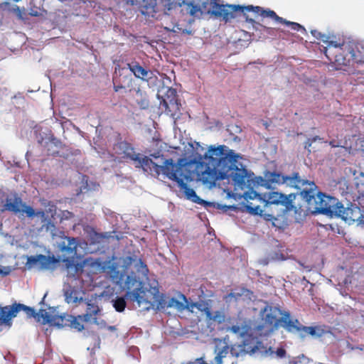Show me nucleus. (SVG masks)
<instances>
[{"label":"nucleus","mask_w":364,"mask_h":364,"mask_svg":"<svg viewBox=\"0 0 364 364\" xmlns=\"http://www.w3.org/2000/svg\"><path fill=\"white\" fill-rule=\"evenodd\" d=\"M115 149L118 154L122 155V158L129 159L135 167L141 168L144 172L154 171L157 175L162 173L168 178L176 181L187 199L200 205L210 204L188 186L187 183L193 179L194 175L196 176L195 169L191 170L194 165L193 163H185L183 159H180L178 163L174 164L172 159H164L159 154L151 155L156 160L154 161L148 156L136 154L133 147L126 141L119 142Z\"/></svg>","instance_id":"f257e3e1"},{"label":"nucleus","mask_w":364,"mask_h":364,"mask_svg":"<svg viewBox=\"0 0 364 364\" xmlns=\"http://www.w3.org/2000/svg\"><path fill=\"white\" fill-rule=\"evenodd\" d=\"M107 272L114 283L128 290L126 297H129L144 310L154 307V302L159 296L158 284L154 281L149 290L143 287L141 279L146 278L149 269L140 258L136 256L120 258L119 262H113L107 267Z\"/></svg>","instance_id":"f03ea898"},{"label":"nucleus","mask_w":364,"mask_h":364,"mask_svg":"<svg viewBox=\"0 0 364 364\" xmlns=\"http://www.w3.org/2000/svg\"><path fill=\"white\" fill-rule=\"evenodd\" d=\"M239 155L225 145H211L204 155V161L195 164L197 179L212 186L218 180L231 178L234 186L244 188L251 180L248 171L237 161Z\"/></svg>","instance_id":"7ed1b4c3"},{"label":"nucleus","mask_w":364,"mask_h":364,"mask_svg":"<svg viewBox=\"0 0 364 364\" xmlns=\"http://www.w3.org/2000/svg\"><path fill=\"white\" fill-rule=\"evenodd\" d=\"M164 7L165 14L176 7L186 6V12L193 16H200L203 14H210L215 17L222 18L225 22L236 17L235 13L241 11L244 14L253 11L259 13L264 17H269L276 21L282 23L284 19L278 16L274 11L264 10L259 6H242L240 5H220L215 0H161Z\"/></svg>","instance_id":"20e7f679"},{"label":"nucleus","mask_w":364,"mask_h":364,"mask_svg":"<svg viewBox=\"0 0 364 364\" xmlns=\"http://www.w3.org/2000/svg\"><path fill=\"white\" fill-rule=\"evenodd\" d=\"M20 311H23L28 318H34L43 324L49 323L51 326L60 327L63 326V323L65 320L70 322L72 328L79 331L84 329V326L81 323L83 321L79 318V316L77 317L71 315L59 316L55 307H49L48 311L40 309L37 313L33 308L17 303L4 307L0 306V326L4 325L10 328L12 325V319Z\"/></svg>","instance_id":"39448f33"},{"label":"nucleus","mask_w":364,"mask_h":364,"mask_svg":"<svg viewBox=\"0 0 364 364\" xmlns=\"http://www.w3.org/2000/svg\"><path fill=\"white\" fill-rule=\"evenodd\" d=\"M314 183H309L308 188L301 191V196L307 204V209L312 214H323L333 217L339 201L337 198L317 192Z\"/></svg>","instance_id":"423d86ee"},{"label":"nucleus","mask_w":364,"mask_h":364,"mask_svg":"<svg viewBox=\"0 0 364 364\" xmlns=\"http://www.w3.org/2000/svg\"><path fill=\"white\" fill-rule=\"evenodd\" d=\"M248 174L250 175L251 183L250 186H245L244 188H240L235 186V189H240V190H245L246 188L248 189L247 191H245L243 194H239L238 198H244V199L246 200V203H245V207L247 210V211L252 215H262V210L259 205H256L252 202H250V200H257L259 202L264 201V198H263L259 194H258L256 191L253 190V188L257 186H264L267 188H270L271 185L269 184L267 179H264L261 176L259 177H255L254 173L252 172L248 171Z\"/></svg>","instance_id":"0eeeda50"},{"label":"nucleus","mask_w":364,"mask_h":364,"mask_svg":"<svg viewBox=\"0 0 364 364\" xmlns=\"http://www.w3.org/2000/svg\"><path fill=\"white\" fill-rule=\"evenodd\" d=\"M263 323L258 325L256 330L259 336H268L277 328L280 323L279 316H282V311L277 306H267L261 312Z\"/></svg>","instance_id":"6e6552de"},{"label":"nucleus","mask_w":364,"mask_h":364,"mask_svg":"<svg viewBox=\"0 0 364 364\" xmlns=\"http://www.w3.org/2000/svg\"><path fill=\"white\" fill-rule=\"evenodd\" d=\"M279 326L287 331L293 333H298L300 337L304 338L307 335L320 336L321 333L317 332L319 329L313 326H304L298 319L292 318L288 311H284L282 316L279 318Z\"/></svg>","instance_id":"1a4fd4ad"},{"label":"nucleus","mask_w":364,"mask_h":364,"mask_svg":"<svg viewBox=\"0 0 364 364\" xmlns=\"http://www.w3.org/2000/svg\"><path fill=\"white\" fill-rule=\"evenodd\" d=\"M214 353L215 356L210 364H234L235 363L232 350H230V347L225 341L220 340L216 341ZM196 360L198 363L189 362L186 364H208L202 360V358Z\"/></svg>","instance_id":"9d476101"},{"label":"nucleus","mask_w":364,"mask_h":364,"mask_svg":"<svg viewBox=\"0 0 364 364\" xmlns=\"http://www.w3.org/2000/svg\"><path fill=\"white\" fill-rule=\"evenodd\" d=\"M266 178L270 185L274 183L286 184L290 187L301 189V191L304 188H308L309 187V183H314L313 181L301 179L298 173H293L291 176H284L277 173H269L266 175Z\"/></svg>","instance_id":"9b49d317"},{"label":"nucleus","mask_w":364,"mask_h":364,"mask_svg":"<svg viewBox=\"0 0 364 364\" xmlns=\"http://www.w3.org/2000/svg\"><path fill=\"white\" fill-rule=\"evenodd\" d=\"M57 233V237L62 238V241L58 243V248L62 252L63 256L66 257L63 259V262H68L67 266L73 264V260L77 255V248L80 245L77 238L65 236L62 231L56 229L55 231ZM54 237H56L55 236Z\"/></svg>","instance_id":"f8f14e48"},{"label":"nucleus","mask_w":364,"mask_h":364,"mask_svg":"<svg viewBox=\"0 0 364 364\" xmlns=\"http://www.w3.org/2000/svg\"><path fill=\"white\" fill-rule=\"evenodd\" d=\"M333 217L341 218L348 225H351L355 222H357L358 224H364V215L362 213L360 208L355 205L350 204V206L344 207L339 202L336 213H335Z\"/></svg>","instance_id":"ddd939ff"},{"label":"nucleus","mask_w":364,"mask_h":364,"mask_svg":"<svg viewBox=\"0 0 364 364\" xmlns=\"http://www.w3.org/2000/svg\"><path fill=\"white\" fill-rule=\"evenodd\" d=\"M348 43L338 44L336 41H331L327 43V48H325L324 53L329 60L333 61L338 65H348L349 60L345 56L346 50L343 49L344 46Z\"/></svg>","instance_id":"4468645a"},{"label":"nucleus","mask_w":364,"mask_h":364,"mask_svg":"<svg viewBox=\"0 0 364 364\" xmlns=\"http://www.w3.org/2000/svg\"><path fill=\"white\" fill-rule=\"evenodd\" d=\"M329 144L332 147H341V153L344 155L354 154L355 151H364V139L355 136H352L351 138L346 139L343 141H336L333 139L329 141Z\"/></svg>","instance_id":"2eb2a0df"},{"label":"nucleus","mask_w":364,"mask_h":364,"mask_svg":"<svg viewBox=\"0 0 364 364\" xmlns=\"http://www.w3.org/2000/svg\"><path fill=\"white\" fill-rule=\"evenodd\" d=\"M4 209L15 214H26L28 218L33 217L34 214L33 208L23 203L21 198L16 195L6 198Z\"/></svg>","instance_id":"dca6fc26"},{"label":"nucleus","mask_w":364,"mask_h":364,"mask_svg":"<svg viewBox=\"0 0 364 364\" xmlns=\"http://www.w3.org/2000/svg\"><path fill=\"white\" fill-rule=\"evenodd\" d=\"M55 262V260L54 257L43 255H37L27 257L26 267L28 269L36 268L38 270H46L51 269Z\"/></svg>","instance_id":"f3484780"},{"label":"nucleus","mask_w":364,"mask_h":364,"mask_svg":"<svg viewBox=\"0 0 364 364\" xmlns=\"http://www.w3.org/2000/svg\"><path fill=\"white\" fill-rule=\"evenodd\" d=\"M343 49L346 50L345 56L351 62L356 63H364V46L354 42H348L344 46Z\"/></svg>","instance_id":"a211bd4d"},{"label":"nucleus","mask_w":364,"mask_h":364,"mask_svg":"<svg viewBox=\"0 0 364 364\" xmlns=\"http://www.w3.org/2000/svg\"><path fill=\"white\" fill-rule=\"evenodd\" d=\"M253 353H257L261 357H270L272 358H283L286 356V350L282 348H277L275 350L272 347H265L259 342L252 349Z\"/></svg>","instance_id":"6ab92c4d"},{"label":"nucleus","mask_w":364,"mask_h":364,"mask_svg":"<svg viewBox=\"0 0 364 364\" xmlns=\"http://www.w3.org/2000/svg\"><path fill=\"white\" fill-rule=\"evenodd\" d=\"M176 92L174 89H168L167 92V99H164L162 105L165 107L166 111L170 112L171 115L174 117L176 112L179 110V103L176 98Z\"/></svg>","instance_id":"aec40b11"},{"label":"nucleus","mask_w":364,"mask_h":364,"mask_svg":"<svg viewBox=\"0 0 364 364\" xmlns=\"http://www.w3.org/2000/svg\"><path fill=\"white\" fill-rule=\"evenodd\" d=\"M86 313L84 315L79 316V318L85 322H90L97 324V315L100 312V307L91 302H87Z\"/></svg>","instance_id":"412c9836"},{"label":"nucleus","mask_w":364,"mask_h":364,"mask_svg":"<svg viewBox=\"0 0 364 364\" xmlns=\"http://www.w3.org/2000/svg\"><path fill=\"white\" fill-rule=\"evenodd\" d=\"M127 67L136 78L146 82L151 78V73L144 69L137 62H132L131 63H128Z\"/></svg>","instance_id":"4be33fe9"},{"label":"nucleus","mask_w":364,"mask_h":364,"mask_svg":"<svg viewBox=\"0 0 364 364\" xmlns=\"http://www.w3.org/2000/svg\"><path fill=\"white\" fill-rule=\"evenodd\" d=\"M195 309L203 313L206 317L210 316V305L209 301H200L198 302H191L188 304V310L189 311L193 313Z\"/></svg>","instance_id":"5701e85b"},{"label":"nucleus","mask_w":364,"mask_h":364,"mask_svg":"<svg viewBox=\"0 0 364 364\" xmlns=\"http://www.w3.org/2000/svg\"><path fill=\"white\" fill-rule=\"evenodd\" d=\"M33 216H38L41 218V222L43 223L42 229H45L47 232H49L53 238L55 236H57V233L55 232L56 230L55 225L47 219L44 211L39 210L36 212L34 210Z\"/></svg>","instance_id":"b1692460"},{"label":"nucleus","mask_w":364,"mask_h":364,"mask_svg":"<svg viewBox=\"0 0 364 364\" xmlns=\"http://www.w3.org/2000/svg\"><path fill=\"white\" fill-rule=\"evenodd\" d=\"M262 203H269L272 204H282L287 205L289 203V200L288 197L282 193H279L277 192H272L269 193L267 199H264V201Z\"/></svg>","instance_id":"393cba45"},{"label":"nucleus","mask_w":364,"mask_h":364,"mask_svg":"<svg viewBox=\"0 0 364 364\" xmlns=\"http://www.w3.org/2000/svg\"><path fill=\"white\" fill-rule=\"evenodd\" d=\"M179 299L176 298H171L169 299L167 306L176 309L178 311H183L185 309L188 310V302L186 297L183 294L179 295Z\"/></svg>","instance_id":"a878e982"},{"label":"nucleus","mask_w":364,"mask_h":364,"mask_svg":"<svg viewBox=\"0 0 364 364\" xmlns=\"http://www.w3.org/2000/svg\"><path fill=\"white\" fill-rule=\"evenodd\" d=\"M156 0H142L139 4L141 13L145 16H154L156 13Z\"/></svg>","instance_id":"bb28decb"},{"label":"nucleus","mask_w":364,"mask_h":364,"mask_svg":"<svg viewBox=\"0 0 364 364\" xmlns=\"http://www.w3.org/2000/svg\"><path fill=\"white\" fill-rule=\"evenodd\" d=\"M77 294L78 292L76 290L69 287L64 293L65 301L68 304H76L82 301V297L78 296Z\"/></svg>","instance_id":"cd10ccee"},{"label":"nucleus","mask_w":364,"mask_h":364,"mask_svg":"<svg viewBox=\"0 0 364 364\" xmlns=\"http://www.w3.org/2000/svg\"><path fill=\"white\" fill-rule=\"evenodd\" d=\"M245 289H242L240 291L230 292L224 296V300L228 304H231L237 301L243 294L246 291Z\"/></svg>","instance_id":"c85d7f7f"},{"label":"nucleus","mask_w":364,"mask_h":364,"mask_svg":"<svg viewBox=\"0 0 364 364\" xmlns=\"http://www.w3.org/2000/svg\"><path fill=\"white\" fill-rule=\"evenodd\" d=\"M207 320L222 323L225 320V315L223 311H216L214 314L210 312V316L206 317Z\"/></svg>","instance_id":"c756f323"},{"label":"nucleus","mask_w":364,"mask_h":364,"mask_svg":"<svg viewBox=\"0 0 364 364\" xmlns=\"http://www.w3.org/2000/svg\"><path fill=\"white\" fill-rule=\"evenodd\" d=\"M125 298L126 296L124 297H117L115 299L112 300L113 306L117 311L122 312L124 310L126 307ZM128 299L131 300L129 297H128Z\"/></svg>","instance_id":"7c9ffc66"},{"label":"nucleus","mask_w":364,"mask_h":364,"mask_svg":"<svg viewBox=\"0 0 364 364\" xmlns=\"http://www.w3.org/2000/svg\"><path fill=\"white\" fill-rule=\"evenodd\" d=\"M228 331L243 338L247 333V328L246 326L235 325L228 328Z\"/></svg>","instance_id":"2f4dec72"},{"label":"nucleus","mask_w":364,"mask_h":364,"mask_svg":"<svg viewBox=\"0 0 364 364\" xmlns=\"http://www.w3.org/2000/svg\"><path fill=\"white\" fill-rule=\"evenodd\" d=\"M282 23L286 24L287 26H290L292 30L297 31H301L303 33L306 32L305 28L300 24L295 23V22H291L289 21H287L284 19V22H282Z\"/></svg>","instance_id":"473e14b6"},{"label":"nucleus","mask_w":364,"mask_h":364,"mask_svg":"<svg viewBox=\"0 0 364 364\" xmlns=\"http://www.w3.org/2000/svg\"><path fill=\"white\" fill-rule=\"evenodd\" d=\"M137 95H139L140 97H141V99L140 100H137V103H138L139 106L140 107V108L143 109L148 108L149 106V102L148 99L145 97H143L142 93L139 90L137 91Z\"/></svg>","instance_id":"72a5a7b5"},{"label":"nucleus","mask_w":364,"mask_h":364,"mask_svg":"<svg viewBox=\"0 0 364 364\" xmlns=\"http://www.w3.org/2000/svg\"><path fill=\"white\" fill-rule=\"evenodd\" d=\"M246 21L252 23L253 24V27L256 29V30H265L268 33H270L271 31H272V29L271 28H267L266 26H264L259 23H256L252 18H249L248 17L246 18Z\"/></svg>","instance_id":"f704fd0d"},{"label":"nucleus","mask_w":364,"mask_h":364,"mask_svg":"<svg viewBox=\"0 0 364 364\" xmlns=\"http://www.w3.org/2000/svg\"><path fill=\"white\" fill-rule=\"evenodd\" d=\"M312 35L317 39L321 40L323 42L327 43L328 42L329 37L326 34H323L316 30L311 31Z\"/></svg>","instance_id":"c9c22d12"},{"label":"nucleus","mask_w":364,"mask_h":364,"mask_svg":"<svg viewBox=\"0 0 364 364\" xmlns=\"http://www.w3.org/2000/svg\"><path fill=\"white\" fill-rule=\"evenodd\" d=\"M309 359L304 355H302L300 357H298L296 360L294 361V364H309Z\"/></svg>","instance_id":"e433bc0d"},{"label":"nucleus","mask_w":364,"mask_h":364,"mask_svg":"<svg viewBox=\"0 0 364 364\" xmlns=\"http://www.w3.org/2000/svg\"><path fill=\"white\" fill-rule=\"evenodd\" d=\"M321 139L318 136L314 137L312 139H309L305 143V149H309L312 144L313 141H316V140H321Z\"/></svg>","instance_id":"4c0bfd02"},{"label":"nucleus","mask_w":364,"mask_h":364,"mask_svg":"<svg viewBox=\"0 0 364 364\" xmlns=\"http://www.w3.org/2000/svg\"><path fill=\"white\" fill-rule=\"evenodd\" d=\"M11 272V269L9 267H0V275H8Z\"/></svg>","instance_id":"58836bf2"},{"label":"nucleus","mask_w":364,"mask_h":364,"mask_svg":"<svg viewBox=\"0 0 364 364\" xmlns=\"http://www.w3.org/2000/svg\"><path fill=\"white\" fill-rule=\"evenodd\" d=\"M126 4L128 5H136V0H124Z\"/></svg>","instance_id":"ea45409f"},{"label":"nucleus","mask_w":364,"mask_h":364,"mask_svg":"<svg viewBox=\"0 0 364 364\" xmlns=\"http://www.w3.org/2000/svg\"><path fill=\"white\" fill-rule=\"evenodd\" d=\"M30 14H31V16H38V12H37V11H31V12L30 13Z\"/></svg>","instance_id":"a19ab883"},{"label":"nucleus","mask_w":364,"mask_h":364,"mask_svg":"<svg viewBox=\"0 0 364 364\" xmlns=\"http://www.w3.org/2000/svg\"><path fill=\"white\" fill-rule=\"evenodd\" d=\"M122 86H114V90L115 92H118L119 89L122 88Z\"/></svg>","instance_id":"79ce46f5"},{"label":"nucleus","mask_w":364,"mask_h":364,"mask_svg":"<svg viewBox=\"0 0 364 364\" xmlns=\"http://www.w3.org/2000/svg\"><path fill=\"white\" fill-rule=\"evenodd\" d=\"M109 328V330H111V331H114V330H115V326H109V328Z\"/></svg>","instance_id":"37998d69"},{"label":"nucleus","mask_w":364,"mask_h":364,"mask_svg":"<svg viewBox=\"0 0 364 364\" xmlns=\"http://www.w3.org/2000/svg\"><path fill=\"white\" fill-rule=\"evenodd\" d=\"M361 350H364V347L360 348Z\"/></svg>","instance_id":"c03bdc74"}]
</instances>
